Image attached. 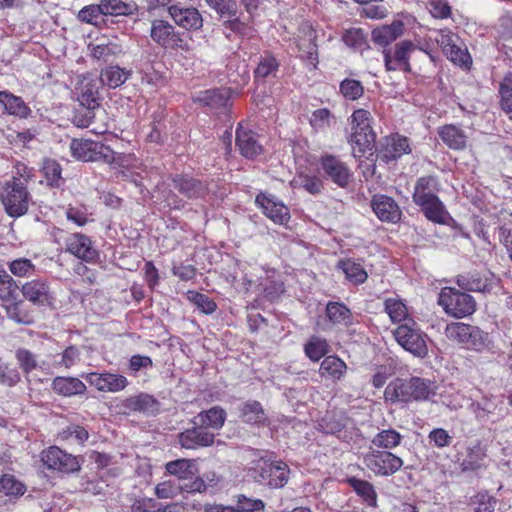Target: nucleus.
I'll return each mask as SVG.
<instances>
[{
  "instance_id": "473e14b6",
  "label": "nucleus",
  "mask_w": 512,
  "mask_h": 512,
  "mask_svg": "<svg viewBox=\"0 0 512 512\" xmlns=\"http://www.w3.org/2000/svg\"><path fill=\"white\" fill-rule=\"evenodd\" d=\"M80 106L100 108L99 83L94 79H85L81 83L78 95Z\"/></svg>"
},
{
  "instance_id": "603ef678",
  "label": "nucleus",
  "mask_w": 512,
  "mask_h": 512,
  "mask_svg": "<svg viewBox=\"0 0 512 512\" xmlns=\"http://www.w3.org/2000/svg\"><path fill=\"white\" fill-rule=\"evenodd\" d=\"M350 484L368 506L375 507L377 505V493L371 483L353 478L350 480Z\"/></svg>"
},
{
  "instance_id": "ddd939ff",
  "label": "nucleus",
  "mask_w": 512,
  "mask_h": 512,
  "mask_svg": "<svg viewBox=\"0 0 512 512\" xmlns=\"http://www.w3.org/2000/svg\"><path fill=\"white\" fill-rule=\"evenodd\" d=\"M257 473V481L272 488L283 487L289 478V468L284 462L264 463Z\"/></svg>"
},
{
  "instance_id": "1a4fd4ad",
  "label": "nucleus",
  "mask_w": 512,
  "mask_h": 512,
  "mask_svg": "<svg viewBox=\"0 0 512 512\" xmlns=\"http://www.w3.org/2000/svg\"><path fill=\"white\" fill-rule=\"evenodd\" d=\"M151 39L164 49L189 51L188 43L182 38L175 27L166 20L155 19L150 28Z\"/></svg>"
},
{
  "instance_id": "a19ab883",
  "label": "nucleus",
  "mask_w": 512,
  "mask_h": 512,
  "mask_svg": "<svg viewBox=\"0 0 512 512\" xmlns=\"http://www.w3.org/2000/svg\"><path fill=\"white\" fill-rule=\"evenodd\" d=\"M196 419H198L201 426L218 430L224 425L226 412L223 408L215 406L207 411L200 412Z\"/></svg>"
},
{
  "instance_id": "49530a36",
  "label": "nucleus",
  "mask_w": 512,
  "mask_h": 512,
  "mask_svg": "<svg viewBox=\"0 0 512 512\" xmlns=\"http://www.w3.org/2000/svg\"><path fill=\"white\" fill-rule=\"evenodd\" d=\"M304 352L311 361L317 362L329 352V345L326 339L311 336L304 345Z\"/></svg>"
},
{
  "instance_id": "8fccbe9b",
  "label": "nucleus",
  "mask_w": 512,
  "mask_h": 512,
  "mask_svg": "<svg viewBox=\"0 0 512 512\" xmlns=\"http://www.w3.org/2000/svg\"><path fill=\"white\" fill-rule=\"evenodd\" d=\"M18 289L16 281L6 271H0V300L2 303L16 300Z\"/></svg>"
},
{
  "instance_id": "052dcab7",
  "label": "nucleus",
  "mask_w": 512,
  "mask_h": 512,
  "mask_svg": "<svg viewBox=\"0 0 512 512\" xmlns=\"http://www.w3.org/2000/svg\"><path fill=\"white\" fill-rule=\"evenodd\" d=\"M61 166L52 159H47L43 164V174L49 186H59L61 180Z\"/></svg>"
},
{
  "instance_id": "774afa93",
  "label": "nucleus",
  "mask_w": 512,
  "mask_h": 512,
  "mask_svg": "<svg viewBox=\"0 0 512 512\" xmlns=\"http://www.w3.org/2000/svg\"><path fill=\"white\" fill-rule=\"evenodd\" d=\"M472 504L476 506L474 512H494L496 499L486 493H480L472 499Z\"/></svg>"
},
{
  "instance_id": "c85d7f7f",
  "label": "nucleus",
  "mask_w": 512,
  "mask_h": 512,
  "mask_svg": "<svg viewBox=\"0 0 512 512\" xmlns=\"http://www.w3.org/2000/svg\"><path fill=\"white\" fill-rule=\"evenodd\" d=\"M53 390L59 395L73 396L84 394L85 384L75 377H56L52 383Z\"/></svg>"
},
{
  "instance_id": "dca6fc26",
  "label": "nucleus",
  "mask_w": 512,
  "mask_h": 512,
  "mask_svg": "<svg viewBox=\"0 0 512 512\" xmlns=\"http://www.w3.org/2000/svg\"><path fill=\"white\" fill-rule=\"evenodd\" d=\"M371 207L381 221L396 223L402 215L397 202L387 195H374L371 199Z\"/></svg>"
},
{
  "instance_id": "6ab92c4d",
  "label": "nucleus",
  "mask_w": 512,
  "mask_h": 512,
  "mask_svg": "<svg viewBox=\"0 0 512 512\" xmlns=\"http://www.w3.org/2000/svg\"><path fill=\"white\" fill-rule=\"evenodd\" d=\"M215 435L207 431L204 426L193 427L179 434V443L185 449L208 447L214 442Z\"/></svg>"
},
{
  "instance_id": "393cba45",
  "label": "nucleus",
  "mask_w": 512,
  "mask_h": 512,
  "mask_svg": "<svg viewBox=\"0 0 512 512\" xmlns=\"http://www.w3.org/2000/svg\"><path fill=\"white\" fill-rule=\"evenodd\" d=\"M456 283L461 289L467 291L486 292L491 289L489 278L479 272L458 275Z\"/></svg>"
},
{
  "instance_id": "f03ea898",
  "label": "nucleus",
  "mask_w": 512,
  "mask_h": 512,
  "mask_svg": "<svg viewBox=\"0 0 512 512\" xmlns=\"http://www.w3.org/2000/svg\"><path fill=\"white\" fill-rule=\"evenodd\" d=\"M0 199L6 213L13 218H18L27 213L31 202V195L23 178L12 176L2 185Z\"/></svg>"
},
{
  "instance_id": "e2e57ef3",
  "label": "nucleus",
  "mask_w": 512,
  "mask_h": 512,
  "mask_svg": "<svg viewBox=\"0 0 512 512\" xmlns=\"http://www.w3.org/2000/svg\"><path fill=\"white\" fill-rule=\"evenodd\" d=\"M223 18H232L237 14V4L234 0H206Z\"/></svg>"
},
{
  "instance_id": "c756f323",
  "label": "nucleus",
  "mask_w": 512,
  "mask_h": 512,
  "mask_svg": "<svg viewBox=\"0 0 512 512\" xmlns=\"http://www.w3.org/2000/svg\"><path fill=\"white\" fill-rule=\"evenodd\" d=\"M0 104L3 105L7 113L20 118H27L31 113L30 108L21 97L15 96L8 91H0Z\"/></svg>"
},
{
  "instance_id": "3c124183",
  "label": "nucleus",
  "mask_w": 512,
  "mask_h": 512,
  "mask_svg": "<svg viewBox=\"0 0 512 512\" xmlns=\"http://www.w3.org/2000/svg\"><path fill=\"white\" fill-rule=\"evenodd\" d=\"M316 35L310 30L306 38L300 40L298 44L301 57L312 64L314 67L318 62L317 45L315 43Z\"/></svg>"
},
{
  "instance_id": "a211bd4d",
  "label": "nucleus",
  "mask_w": 512,
  "mask_h": 512,
  "mask_svg": "<svg viewBox=\"0 0 512 512\" xmlns=\"http://www.w3.org/2000/svg\"><path fill=\"white\" fill-rule=\"evenodd\" d=\"M66 250L86 262H92L98 256L90 238L81 233H74L67 237Z\"/></svg>"
},
{
  "instance_id": "2eb2a0df",
  "label": "nucleus",
  "mask_w": 512,
  "mask_h": 512,
  "mask_svg": "<svg viewBox=\"0 0 512 512\" xmlns=\"http://www.w3.org/2000/svg\"><path fill=\"white\" fill-rule=\"evenodd\" d=\"M86 381L102 392H119L128 385L126 377L113 373H88L85 376Z\"/></svg>"
},
{
  "instance_id": "f704fd0d",
  "label": "nucleus",
  "mask_w": 512,
  "mask_h": 512,
  "mask_svg": "<svg viewBox=\"0 0 512 512\" xmlns=\"http://www.w3.org/2000/svg\"><path fill=\"white\" fill-rule=\"evenodd\" d=\"M131 75V70L119 66H108L101 71L100 80L103 85L115 89L124 84Z\"/></svg>"
},
{
  "instance_id": "ea45409f",
  "label": "nucleus",
  "mask_w": 512,
  "mask_h": 512,
  "mask_svg": "<svg viewBox=\"0 0 512 512\" xmlns=\"http://www.w3.org/2000/svg\"><path fill=\"white\" fill-rule=\"evenodd\" d=\"M415 204L421 207V210L423 211L424 215L429 220L435 223L444 222V205L442 204L437 195L417 202Z\"/></svg>"
},
{
  "instance_id": "864d4df0",
  "label": "nucleus",
  "mask_w": 512,
  "mask_h": 512,
  "mask_svg": "<svg viewBox=\"0 0 512 512\" xmlns=\"http://www.w3.org/2000/svg\"><path fill=\"white\" fill-rule=\"evenodd\" d=\"M385 311L393 322H401L406 320L408 309L406 305L399 299L388 298L385 300Z\"/></svg>"
},
{
  "instance_id": "f3484780",
  "label": "nucleus",
  "mask_w": 512,
  "mask_h": 512,
  "mask_svg": "<svg viewBox=\"0 0 512 512\" xmlns=\"http://www.w3.org/2000/svg\"><path fill=\"white\" fill-rule=\"evenodd\" d=\"M23 297L29 302L44 306L51 302L50 285L44 278L33 279L21 287Z\"/></svg>"
},
{
  "instance_id": "c03bdc74",
  "label": "nucleus",
  "mask_w": 512,
  "mask_h": 512,
  "mask_svg": "<svg viewBox=\"0 0 512 512\" xmlns=\"http://www.w3.org/2000/svg\"><path fill=\"white\" fill-rule=\"evenodd\" d=\"M3 307L10 320L24 325L32 323V316L24 309V302L22 300L16 299L8 303H3Z\"/></svg>"
},
{
  "instance_id": "7c9ffc66",
  "label": "nucleus",
  "mask_w": 512,
  "mask_h": 512,
  "mask_svg": "<svg viewBox=\"0 0 512 512\" xmlns=\"http://www.w3.org/2000/svg\"><path fill=\"white\" fill-rule=\"evenodd\" d=\"M166 471L180 480L192 478L198 473L197 462L194 459H177L165 465Z\"/></svg>"
},
{
  "instance_id": "0e129e2a",
  "label": "nucleus",
  "mask_w": 512,
  "mask_h": 512,
  "mask_svg": "<svg viewBox=\"0 0 512 512\" xmlns=\"http://www.w3.org/2000/svg\"><path fill=\"white\" fill-rule=\"evenodd\" d=\"M16 358L19 366L25 373H30L38 366L37 356L25 348L16 351Z\"/></svg>"
},
{
  "instance_id": "13d9d810",
  "label": "nucleus",
  "mask_w": 512,
  "mask_h": 512,
  "mask_svg": "<svg viewBox=\"0 0 512 512\" xmlns=\"http://www.w3.org/2000/svg\"><path fill=\"white\" fill-rule=\"evenodd\" d=\"M415 48V45L409 40H403L397 43L393 54L395 63L402 65L404 70H409V54L415 50Z\"/></svg>"
},
{
  "instance_id": "4be33fe9",
  "label": "nucleus",
  "mask_w": 512,
  "mask_h": 512,
  "mask_svg": "<svg viewBox=\"0 0 512 512\" xmlns=\"http://www.w3.org/2000/svg\"><path fill=\"white\" fill-rule=\"evenodd\" d=\"M410 152L408 139L399 135L385 137L382 148L379 150V157L386 162L395 160Z\"/></svg>"
},
{
  "instance_id": "bf43d9fd",
  "label": "nucleus",
  "mask_w": 512,
  "mask_h": 512,
  "mask_svg": "<svg viewBox=\"0 0 512 512\" xmlns=\"http://www.w3.org/2000/svg\"><path fill=\"white\" fill-rule=\"evenodd\" d=\"M340 92L346 99L356 100L363 95L364 88L358 80L345 79L340 83Z\"/></svg>"
},
{
  "instance_id": "f8f14e48",
  "label": "nucleus",
  "mask_w": 512,
  "mask_h": 512,
  "mask_svg": "<svg viewBox=\"0 0 512 512\" xmlns=\"http://www.w3.org/2000/svg\"><path fill=\"white\" fill-rule=\"evenodd\" d=\"M41 461L46 468L62 473H72L80 469V464L75 456L56 446L42 451Z\"/></svg>"
},
{
  "instance_id": "de8ad7c7",
  "label": "nucleus",
  "mask_w": 512,
  "mask_h": 512,
  "mask_svg": "<svg viewBox=\"0 0 512 512\" xmlns=\"http://www.w3.org/2000/svg\"><path fill=\"white\" fill-rule=\"evenodd\" d=\"M339 267L342 269L346 278L354 284H362L367 280V272L361 264L355 261L350 259L342 260L339 262Z\"/></svg>"
},
{
  "instance_id": "aec40b11",
  "label": "nucleus",
  "mask_w": 512,
  "mask_h": 512,
  "mask_svg": "<svg viewBox=\"0 0 512 512\" xmlns=\"http://www.w3.org/2000/svg\"><path fill=\"white\" fill-rule=\"evenodd\" d=\"M256 203L263 209L264 214L276 224H285L290 215L288 208L274 197L265 194H259L256 197Z\"/></svg>"
},
{
  "instance_id": "338daca9",
  "label": "nucleus",
  "mask_w": 512,
  "mask_h": 512,
  "mask_svg": "<svg viewBox=\"0 0 512 512\" xmlns=\"http://www.w3.org/2000/svg\"><path fill=\"white\" fill-rule=\"evenodd\" d=\"M0 487L7 495H22L25 491L24 485L12 475H3Z\"/></svg>"
},
{
  "instance_id": "6e6552de",
  "label": "nucleus",
  "mask_w": 512,
  "mask_h": 512,
  "mask_svg": "<svg viewBox=\"0 0 512 512\" xmlns=\"http://www.w3.org/2000/svg\"><path fill=\"white\" fill-rule=\"evenodd\" d=\"M154 7H167L168 13L176 25L185 30H198L203 26V18L194 7H184L172 0H151Z\"/></svg>"
},
{
  "instance_id": "20e7f679",
  "label": "nucleus",
  "mask_w": 512,
  "mask_h": 512,
  "mask_svg": "<svg viewBox=\"0 0 512 512\" xmlns=\"http://www.w3.org/2000/svg\"><path fill=\"white\" fill-rule=\"evenodd\" d=\"M70 150L74 158L84 162L103 161L109 164L119 163L120 155L100 142L87 139H73L70 143Z\"/></svg>"
},
{
  "instance_id": "423d86ee",
  "label": "nucleus",
  "mask_w": 512,
  "mask_h": 512,
  "mask_svg": "<svg viewBox=\"0 0 512 512\" xmlns=\"http://www.w3.org/2000/svg\"><path fill=\"white\" fill-rule=\"evenodd\" d=\"M438 303L447 314L455 318L469 316L476 310V302L471 295L452 287H445L441 290Z\"/></svg>"
},
{
  "instance_id": "4d7b16f0",
  "label": "nucleus",
  "mask_w": 512,
  "mask_h": 512,
  "mask_svg": "<svg viewBox=\"0 0 512 512\" xmlns=\"http://www.w3.org/2000/svg\"><path fill=\"white\" fill-rule=\"evenodd\" d=\"M11 274L16 277H29L35 273L36 267L30 259L18 258L8 265Z\"/></svg>"
},
{
  "instance_id": "5fc2aeb1",
  "label": "nucleus",
  "mask_w": 512,
  "mask_h": 512,
  "mask_svg": "<svg viewBox=\"0 0 512 512\" xmlns=\"http://www.w3.org/2000/svg\"><path fill=\"white\" fill-rule=\"evenodd\" d=\"M101 16H104V12L101 6V3L99 4H91L83 7L78 12V19L81 22H85L92 25H99L101 21Z\"/></svg>"
},
{
  "instance_id": "9d476101",
  "label": "nucleus",
  "mask_w": 512,
  "mask_h": 512,
  "mask_svg": "<svg viewBox=\"0 0 512 512\" xmlns=\"http://www.w3.org/2000/svg\"><path fill=\"white\" fill-rule=\"evenodd\" d=\"M366 467L376 475L389 476L396 473L403 460L389 451L372 450L364 457Z\"/></svg>"
},
{
  "instance_id": "b1692460",
  "label": "nucleus",
  "mask_w": 512,
  "mask_h": 512,
  "mask_svg": "<svg viewBox=\"0 0 512 512\" xmlns=\"http://www.w3.org/2000/svg\"><path fill=\"white\" fill-rule=\"evenodd\" d=\"M404 24L394 20L390 25L379 26L372 31V40L379 46L386 47L403 35Z\"/></svg>"
},
{
  "instance_id": "c9c22d12",
  "label": "nucleus",
  "mask_w": 512,
  "mask_h": 512,
  "mask_svg": "<svg viewBox=\"0 0 512 512\" xmlns=\"http://www.w3.org/2000/svg\"><path fill=\"white\" fill-rule=\"evenodd\" d=\"M100 3L104 16H130L138 11V6L133 1L101 0Z\"/></svg>"
},
{
  "instance_id": "f257e3e1",
  "label": "nucleus",
  "mask_w": 512,
  "mask_h": 512,
  "mask_svg": "<svg viewBox=\"0 0 512 512\" xmlns=\"http://www.w3.org/2000/svg\"><path fill=\"white\" fill-rule=\"evenodd\" d=\"M432 393L430 383L419 377L395 379L385 388L384 399L392 403H407L412 400L428 399Z\"/></svg>"
},
{
  "instance_id": "a878e982",
  "label": "nucleus",
  "mask_w": 512,
  "mask_h": 512,
  "mask_svg": "<svg viewBox=\"0 0 512 512\" xmlns=\"http://www.w3.org/2000/svg\"><path fill=\"white\" fill-rule=\"evenodd\" d=\"M240 416L245 423L251 425L263 426L268 424V417L262 405L255 400H249L242 403L240 407Z\"/></svg>"
},
{
  "instance_id": "58836bf2",
  "label": "nucleus",
  "mask_w": 512,
  "mask_h": 512,
  "mask_svg": "<svg viewBox=\"0 0 512 512\" xmlns=\"http://www.w3.org/2000/svg\"><path fill=\"white\" fill-rule=\"evenodd\" d=\"M124 406L131 411L153 413L157 410L158 402L153 396L141 393L127 398Z\"/></svg>"
},
{
  "instance_id": "cd10ccee",
  "label": "nucleus",
  "mask_w": 512,
  "mask_h": 512,
  "mask_svg": "<svg viewBox=\"0 0 512 512\" xmlns=\"http://www.w3.org/2000/svg\"><path fill=\"white\" fill-rule=\"evenodd\" d=\"M439 137L451 149L462 150L466 147L467 136L456 125L449 124L439 129Z\"/></svg>"
},
{
  "instance_id": "39448f33",
  "label": "nucleus",
  "mask_w": 512,
  "mask_h": 512,
  "mask_svg": "<svg viewBox=\"0 0 512 512\" xmlns=\"http://www.w3.org/2000/svg\"><path fill=\"white\" fill-rule=\"evenodd\" d=\"M398 344L416 357L424 358L428 354L427 335L416 322L408 320L393 332Z\"/></svg>"
},
{
  "instance_id": "79ce46f5",
  "label": "nucleus",
  "mask_w": 512,
  "mask_h": 512,
  "mask_svg": "<svg viewBox=\"0 0 512 512\" xmlns=\"http://www.w3.org/2000/svg\"><path fill=\"white\" fill-rule=\"evenodd\" d=\"M123 52L122 46L115 41L100 43L91 48V55L98 61L108 62Z\"/></svg>"
},
{
  "instance_id": "6e6d98bb",
  "label": "nucleus",
  "mask_w": 512,
  "mask_h": 512,
  "mask_svg": "<svg viewBox=\"0 0 512 512\" xmlns=\"http://www.w3.org/2000/svg\"><path fill=\"white\" fill-rule=\"evenodd\" d=\"M332 121L333 117L326 108L315 110L309 119L310 125L317 132L327 130L331 126Z\"/></svg>"
},
{
  "instance_id": "69168bd1",
  "label": "nucleus",
  "mask_w": 512,
  "mask_h": 512,
  "mask_svg": "<svg viewBox=\"0 0 512 512\" xmlns=\"http://www.w3.org/2000/svg\"><path fill=\"white\" fill-rule=\"evenodd\" d=\"M499 93L501 106L507 112H512V75H506L500 84Z\"/></svg>"
},
{
  "instance_id": "72a5a7b5",
  "label": "nucleus",
  "mask_w": 512,
  "mask_h": 512,
  "mask_svg": "<svg viewBox=\"0 0 512 512\" xmlns=\"http://www.w3.org/2000/svg\"><path fill=\"white\" fill-rule=\"evenodd\" d=\"M440 190V184L438 179L434 176L420 177L415 184L413 201L415 203L430 197L436 196V193Z\"/></svg>"
},
{
  "instance_id": "37998d69",
  "label": "nucleus",
  "mask_w": 512,
  "mask_h": 512,
  "mask_svg": "<svg viewBox=\"0 0 512 512\" xmlns=\"http://www.w3.org/2000/svg\"><path fill=\"white\" fill-rule=\"evenodd\" d=\"M131 512H177V505L163 506L152 498L136 499L130 508Z\"/></svg>"
},
{
  "instance_id": "412c9836",
  "label": "nucleus",
  "mask_w": 512,
  "mask_h": 512,
  "mask_svg": "<svg viewBox=\"0 0 512 512\" xmlns=\"http://www.w3.org/2000/svg\"><path fill=\"white\" fill-rule=\"evenodd\" d=\"M236 145L242 156L253 159L262 152V146L258 143L254 132L239 126L236 130Z\"/></svg>"
},
{
  "instance_id": "bb28decb",
  "label": "nucleus",
  "mask_w": 512,
  "mask_h": 512,
  "mask_svg": "<svg viewBox=\"0 0 512 512\" xmlns=\"http://www.w3.org/2000/svg\"><path fill=\"white\" fill-rule=\"evenodd\" d=\"M496 408L497 405L487 397H484L482 401H472L469 405V409L475 415L476 420L481 423L488 421L495 423L505 416V414H499L497 418H493Z\"/></svg>"
},
{
  "instance_id": "7ed1b4c3",
  "label": "nucleus",
  "mask_w": 512,
  "mask_h": 512,
  "mask_svg": "<svg viewBox=\"0 0 512 512\" xmlns=\"http://www.w3.org/2000/svg\"><path fill=\"white\" fill-rule=\"evenodd\" d=\"M352 134L350 142L353 155L361 157L367 150H372L376 134L371 127V114L365 109H357L351 115Z\"/></svg>"
},
{
  "instance_id": "2f4dec72",
  "label": "nucleus",
  "mask_w": 512,
  "mask_h": 512,
  "mask_svg": "<svg viewBox=\"0 0 512 512\" xmlns=\"http://www.w3.org/2000/svg\"><path fill=\"white\" fill-rule=\"evenodd\" d=\"M347 370L346 363L337 356H327L320 364L319 374L321 377L340 380Z\"/></svg>"
},
{
  "instance_id": "4c0bfd02",
  "label": "nucleus",
  "mask_w": 512,
  "mask_h": 512,
  "mask_svg": "<svg viewBox=\"0 0 512 512\" xmlns=\"http://www.w3.org/2000/svg\"><path fill=\"white\" fill-rule=\"evenodd\" d=\"M231 92L228 88L208 90L199 97V101L213 109L227 108L230 105Z\"/></svg>"
},
{
  "instance_id": "09e8293b",
  "label": "nucleus",
  "mask_w": 512,
  "mask_h": 512,
  "mask_svg": "<svg viewBox=\"0 0 512 512\" xmlns=\"http://www.w3.org/2000/svg\"><path fill=\"white\" fill-rule=\"evenodd\" d=\"M279 68V61L269 52L260 57L258 65L254 71L257 80L274 76Z\"/></svg>"
},
{
  "instance_id": "4468645a",
  "label": "nucleus",
  "mask_w": 512,
  "mask_h": 512,
  "mask_svg": "<svg viewBox=\"0 0 512 512\" xmlns=\"http://www.w3.org/2000/svg\"><path fill=\"white\" fill-rule=\"evenodd\" d=\"M321 167L326 177L341 188L346 187L352 177L348 166L332 155H327L321 159Z\"/></svg>"
},
{
  "instance_id": "0eeeda50",
  "label": "nucleus",
  "mask_w": 512,
  "mask_h": 512,
  "mask_svg": "<svg viewBox=\"0 0 512 512\" xmlns=\"http://www.w3.org/2000/svg\"><path fill=\"white\" fill-rule=\"evenodd\" d=\"M444 334L450 341L475 350H481L486 345L487 334L478 327L463 322L447 324Z\"/></svg>"
},
{
  "instance_id": "680f3d73",
  "label": "nucleus",
  "mask_w": 512,
  "mask_h": 512,
  "mask_svg": "<svg viewBox=\"0 0 512 512\" xmlns=\"http://www.w3.org/2000/svg\"><path fill=\"white\" fill-rule=\"evenodd\" d=\"M188 299L205 314H211L217 308L216 303L210 297L199 292L189 291Z\"/></svg>"
},
{
  "instance_id": "9b49d317",
  "label": "nucleus",
  "mask_w": 512,
  "mask_h": 512,
  "mask_svg": "<svg viewBox=\"0 0 512 512\" xmlns=\"http://www.w3.org/2000/svg\"><path fill=\"white\" fill-rule=\"evenodd\" d=\"M106 119L107 114L103 109L81 106L75 111L72 122L78 128H90L94 134L102 135L108 131Z\"/></svg>"
},
{
  "instance_id": "5701e85b",
  "label": "nucleus",
  "mask_w": 512,
  "mask_h": 512,
  "mask_svg": "<svg viewBox=\"0 0 512 512\" xmlns=\"http://www.w3.org/2000/svg\"><path fill=\"white\" fill-rule=\"evenodd\" d=\"M172 182L173 187L188 199L201 198L207 192L206 185L193 177L176 176Z\"/></svg>"
},
{
  "instance_id": "a18cd8bd",
  "label": "nucleus",
  "mask_w": 512,
  "mask_h": 512,
  "mask_svg": "<svg viewBox=\"0 0 512 512\" xmlns=\"http://www.w3.org/2000/svg\"><path fill=\"white\" fill-rule=\"evenodd\" d=\"M402 438V435L395 429H383L374 436L372 444L378 448L391 450L400 445Z\"/></svg>"
},
{
  "instance_id": "e433bc0d",
  "label": "nucleus",
  "mask_w": 512,
  "mask_h": 512,
  "mask_svg": "<svg viewBox=\"0 0 512 512\" xmlns=\"http://www.w3.org/2000/svg\"><path fill=\"white\" fill-rule=\"evenodd\" d=\"M326 315L329 321L335 325L349 326L353 323V315L343 303L328 302Z\"/></svg>"
}]
</instances>
